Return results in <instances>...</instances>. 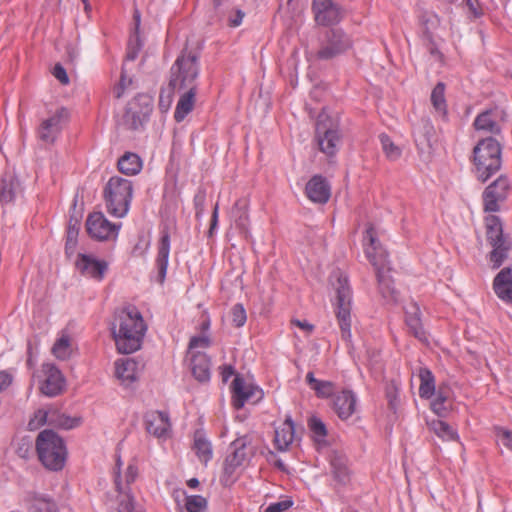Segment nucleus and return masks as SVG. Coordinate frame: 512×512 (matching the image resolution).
Wrapping results in <instances>:
<instances>
[{
  "instance_id": "f257e3e1",
  "label": "nucleus",
  "mask_w": 512,
  "mask_h": 512,
  "mask_svg": "<svg viewBox=\"0 0 512 512\" xmlns=\"http://www.w3.org/2000/svg\"><path fill=\"white\" fill-rule=\"evenodd\" d=\"M111 334L121 354H131L140 349L146 324L135 306L116 309L111 323Z\"/></svg>"
},
{
  "instance_id": "f03ea898",
  "label": "nucleus",
  "mask_w": 512,
  "mask_h": 512,
  "mask_svg": "<svg viewBox=\"0 0 512 512\" xmlns=\"http://www.w3.org/2000/svg\"><path fill=\"white\" fill-rule=\"evenodd\" d=\"M203 43L201 34H191V38H187L186 47L170 69L169 90L198 88L199 51L202 49Z\"/></svg>"
},
{
  "instance_id": "7ed1b4c3",
  "label": "nucleus",
  "mask_w": 512,
  "mask_h": 512,
  "mask_svg": "<svg viewBox=\"0 0 512 512\" xmlns=\"http://www.w3.org/2000/svg\"><path fill=\"white\" fill-rule=\"evenodd\" d=\"M364 240L368 241V244L365 245V255L376 271L379 292L387 301H396L398 292L389 275L391 267L388 261V254L377 239L373 226L370 225L366 229Z\"/></svg>"
},
{
  "instance_id": "20e7f679",
  "label": "nucleus",
  "mask_w": 512,
  "mask_h": 512,
  "mask_svg": "<svg viewBox=\"0 0 512 512\" xmlns=\"http://www.w3.org/2000/svg\"><path fill=\"white\" fill-rule=\"evenodd\" d=\"M475 177L481 183L487 182L502 166V147L493 137L478 141L473 148Z\"/></svg>"
},
{
  "instance_id": "39448f33",
  "label": "nucleus",
  "mask_w": 512,
  "mask_h": 512,
  "mask_svg": "<svg viewBox=\"0 0 512 512\" xmlns=\"http://www.w3.org/2000/svg\"><path fill=\"white\" fill-rule=\"evenodd\" d=\"M36 451L41 463L51 471L62 470L67 457L63 439L53 430L45 429L36 438Z\"/></svg>"
},
{
  "instance_id": "423d86ee",
  "label": "nucleus",
  "mask_w": 512,
  "mask_h": 512,
  "mask_svg": "<svg viewBox=\"0 0 512 512\" xmlns=\"http://www.w3.org/2000/svg\"><path fill=\"white\" fill-rule=\"evenodd\" d=\"M133 196L132 181L114 176L104 188V198L108 212L115 217H124Z\"/></svg>"
},
{
  "instance_id": "0eeeda50",
  "label": "nucleus",
  "mask_w": 512,
  "mask_h": 512,
  "mask_svg": "<svg viewBox=\"0 0 512 512\" xmlns=\"http://www.w3.org/2000/svg\"><path fill=\"white\" fill-rule=\"evenodd\" d=\"M334 277L336 278V283H333L336 291V317L342 338L345 341H350L352 291L345 275L336 273Z\"/></svg>"
},
{
  "instance_id": "6e6552de",
  "label": "nucleus",
  "mask_w": 512,
  "mask_h": 512,
  "mask_svg": "<svg viewBox=\"0 0 512 512\" xmlns=\"http://www.w3.org/2000/svg\"><path fill=\"white\" fill-rule=\"evenodd\" d=\"M315 134L320 151L329 157L334 156L341 141L338 124L322 113L318 116Z\"/></svg>"
},
{
  "instance_id": "1a4fd4ad",
  "label": "nucleus",
  "mask_w": 512,
  "mask_h": 512,
  "mask_svg": "<svg viewBox=\"0 0 512 512\" xmlns=\"http://www.w3.org/2000/svg\"><path fill=\"white\" fill-rule=\"evenodd\" d=\"M511 191V182L506 175H500L482 193L483 210L487 213L500 211V204L506 201Z\"/></svg>"
},
{
  "instance_id": "9d476101",
  "label": "nucleus",
  "mask_w": 512,
  "mask_h": 512,
  "mask_svg": "<svg viewBox=\"0 0 512 512\" xmlns=\"http://www.w3.org/2000/svg\"><path fill=\"white\" fill-rule=\"evenodd\" d=\"M151 112L150 98L138 95L128 103L124 115V123L129 129L138 130L148 121Z\"/></svg>"
},
{
  "instance_id": "9b49d317",
  "label": "nucleus",
  "mask_w": 512,
  "mask_h": 512,
  "mask_svg": "<svg viewBox=\"0 0 512 512\" xmlns=\"http://www.w3.org/2000/svg\"><path fill=\"white\" fill-rule=\"evenodd\" d=\"M46 423L64 429H72L78 426L79 420L71 418L65 414H60L58 410L54 408H50L48 410L38 409L29 420L28 429L34 431Z\"/></svg>"
},
{
  "instance_id": "f8f14e48",
  "label": "nucleus",
  "mask_w": 512,
  "mask_h": 512,
  "mask_svg": "<svg viewBox=\"0 0 512 512\" xmlns=\"http://www.w3.org/2000/svg\"><path fill=\"white\" fill-rule=\"evenodd\" d=\"M138 476V467L135 462L129 463L125 472V484H123L119 472L115 476V487L118 492V512H133L134 498L130 493V485Z\"/></svg>"
},
{
  "instance_id": "ddd939ff",
  "label": "nucleus",
  "mask_w": 512,
  "mask_h": 512,
  "mask_svg": "<svg viewBox=\"0 0 512 512\" xmlns=\"http://www.w3.org/2000/svg\"><path fill=\"white\" fill-rule=\"evenodd\" d=\"M247 445V437L237 438L231 443V453L226 457L224 461L223 476L221 478V481L225 485L234 481L232 476L234 475L235 470L241 466L248 458L249 454L247 452Z\"/></svg>"
},
{
  "instance_id": "4468645a",
  "label": "nucleus",
  "mask_w": 512,
  "mask_h": 512,
  "mask_svg": "<svg viewBox=\"0 0 512 512\" xmlns=\"http://www.w3.org/2000/svg\"><path fill=\"white\" fill-rule=\"evenodd\" d=\"M319 39L320 48L317 57L322 60L332 59L352 46V42L347 34H321Z\"/></svg>"
},
{
  "instance_id": "2eb2a0df",
  "label": "nucleus",
  "mask_w": 512,
  "mask_h": 512,
  "mask_svg": "<svg viewBox=\"0 0 512 512\" xmlns=\"http://www.w3.org/2000/svg\"><path fill=\"white\" fill-rule=\"evenodd\" d=\"M506 121V111L499 106H494L478 114L473 126L476 130L498 135L501 133V124Z\"/></svg>"
},
{
  "instance_id": "dca6fc26",
  "label": "nucleus",
  "mask_w": 512,
  "mask_h": 512,
  "mask_svg": "<svg viewBox=\"0 0 512 512\" xmlns=\"http://www.w3.org/2000/svg\"><path fill=\"white\" fill-rule=\"evenodd\" d=\"M231 388L232 403L236 409L243 408L247 401L256 403L263 398V391L257 386L247 384L239 374L235 375Z\"/></svg>"
},
{
  "instance_id": "f3484780",
  "label": "nucleus",
  "mask_w": 512,
  "mask_h": 512,
  "mask_svg": "<svg viewBox=\"0 0 512 512\" xmlns=\"http://www.w3.org/2000/svg\"><path fill=\"white\" fill-rule=\"evenodd\" d=\"M312 10L316 23L325 27L338 24L343 17L341 7L333 0H313Z\"/></svg>"
},
{
  "instance_id": "a211bd4d",
  "label": "nucleus",
  "mask_w": 512,
  "mask_h": 512,
  "mask_svg": "<svg viewBox=\"0 0 512 512\" xmlns=\"http://www.w3.org/2000/svg\"><path fill=\"white\" fill-rule=\"evenodd\" d=\"M86 230L92 238L104 241L116 236L118 227L108 221L101 212H93L86 220Z\"/></svg>"
},
{
  "instance_id": "6ab92c4d",
  "label": "nucleus",
  "mask_w": 512,
  "mask_h": 512,
  "mask_svg": "<svg viewBox=\"0 0 512 512\" xmlns=\"http://www.w3.org/2000/svg\"><path fill=\"white\" fill-rule=\"evenodd\" d=\"M329 463L331 474L337 485L342 487L349 485L352 478V470L347 455L340 450H331L329 453Z\"/></svg>"
},
{
  "instance_id": "aec40b11",
  "label": "nucleus",
  "mask_w": 512,
  "mask_h": 512,
  "mask_svg": "<svg viewBox=\"0 0 512 512\" xmlns=\"http://www.w3.org/2000/svg\"><path fill=\"white\" fill-rule=\"evenodd\" d=\"M75 266L82 276L101 281L108 269V263L92 255L79 254Z\"/></svg>"
},
{
  "instance_id": "412c9836",
  "label": "nucleus",
  "mask_w": 512,
  "mask_h": 512,
  "mask_svg": "<svg viewBox=\"0 0 512 512\" xmlns=\"http://www.w3.org/2000/svg\"><path fill=\"white\" fill-rule=\"evenodd\" d=\"M67 115V110L60 108L54 115L43 120L37 130L39 140L45 144H53L62 129L61 121Z\"/></svg>"
},
{
  "instance_id": "4be33fe9",
  "label": "nucleus",
  "mask_w": 512,
  "mask_h": 512,
  "mask_svg": "<svg viewBox=\"0 0 512 512\" xmlns=\"http://www.w3.org/2000/svg\"><path fill=\"white\" fill-rule=\"evenodd\" d=\"M46 379L41 385V392L48 397H55L64 390L65 379L61 371L54 364L44 365Z\"/></svg>"
},
{
  "instance_id": "5701e85b",
  "label": "nucleus",
  "mask_w": 512,
  "mask_h": 512,
  "mask_svg": "<svg viewBox=\"0 0 512 512\" xmlns=\"http://www.w3.org/2000/svg\"><path fill=\"white\" fill-rule=\"evenodd\" d=\"M305 193L311 201L324 204L331 195L330 185L323 176L315 175L307 182Z\"/></svg>"
},
{
  "instance_id": "b1692460",
  "label": "nucleus",
  "mask_w": 512,
  "mask_h": 512,
  "mask_svg": "<svg viewBox=\"0 0 512 512\" xmlns=\"http://www.w3.org/2000/svg\"><path fill=\"white\" fill-rule=\"evenodd\" d=\"M144 423L146 431L158 438L164 436L171 426L168 414L162 411L147 412Z\"/></svg>"
},
{
  "instance_id": "393cba45",
  "label": "nucleus",
  "mask_w": 512,
  "mask_h": 512,
  "mask_svg": "<svg viewBox=\"0 0 512 512\" xmlns=\"http://www.w3.org/2000/svg\"><path fill=\"white\" fill-rule=\"evenodd\" d=\"M492 247L489 253V261L493 269L499 268L504 261L508 258L509 252L512 249V240L508 234L495 239V241L488 242Z\"/></svg>"
},
{
  "instance_id": "a878e982",
  "label": "nucleus",
  "mask_w": 512,
  "mask_h": 512,
  "mask_svg": "<svg viewBox=\"0 0 512 512\" xmlns=\"http://www.w3.org/2000/svg\"><path fill=\"white\" fill-rule=\"evenodd\" d=\"M198 88H187L183 90H169V92H178L181 93V96L177 102L175 111H174V119L176 122H182L186 116L193 110L196 94ZM170 97V93H168V98Z\"/></svg>"
},
{
  "instance_id": "bb28decb",
  "label": "nucleus",
  "mask_w": 512,
  "mask_h": 512,
  "mask_svg": "<svg viewBox=\"0 0 512 512\" xmlns=\"http://www.w3.org/2000/svg\"><path fill=\"white\" fill-rule=\"evenodd\" d=\"M333 410L342 420L350 418L356 410V396L351 390H342L333 399Z\"/></svg>"
},
{
  "instance_id": "cd10ccee",
  "label": "nucleus",
  "mask_w": 512,
  "mask_h": 512,
  "mask_svg": "<svg viewBox=\"0 0 512 512\" xmlns=\"http://www.w3.org/2000/svg\"><path fill=\"white\" fill-rule=\"evenodd\" d=\"M493 290L503 302L512 304V269L503 268L493 280Z\"/></svg>"
},
{
  "instance_id": "c85d7f7f",
  "label": "nucleus",
  "mask_w": 512,
  "mask_h": 512,
  "mask_svg": "<svg viewBox=\"0 0 512 512\" xmlns=\"http://www.w3.org/2000/svg\"><path fill=\"white\" fill-rule=\"evenodd\" d=\"M170 253V235L167 229H164L161 232V237L158 243V253L156 257V267L158 271L157 281L160 284L164 283L167 267H168V259Z\"/></svg>"
},
{
  "instance_id": "c756f323",
  "label": "nucleus",
  "mask_w": 512,
  "mask_h": 512,
  "mask_svg": "<svg viewBox=\"0 0 512 512\" xmlns=\"http://www.w3.org/2000/svg\"><path fill=\"white\" fill-rule=\"evenodd\" d=\"M21 192L18 178L9 172L0 176V202L3 204L14 201L16 195Z\"/></svg>"
},
{
  "instance_id": "7c9ffc66",
  "label": "nucleus",
  "mask_w": 512,
  "mask_h": 512,
  "mask_svg": "<svg viewBox=\"0 0 512 512\" xmlns=\"http://www.w3.org/2000/svg\"><path fill=\"white\" fill-rule=\"evenodd\" d=\"M231 214L234 219L235 226L239 230L240 234L245 238H248L250 235V219L248 215L247 201L245 199H239L236 201L232 208Z\"/></svg>"
},
{
  "instance_id": "2f4dec72",
  "label": "nucleus",
  "mask_w": 512,
  "mask_h": 512,
  "mask_svg": "<svg viewBox=\"0 0 512 512\" xmlns=\"http://www.w3.org/2000/svg\"><path fill=\"white\" fill-rule=\"evenodd\" d=\"M295 424L287 415L281 427L275 429L274 443L278 450L285 451L294 440Z\"/></svg>"
},
{
  "instance_id": "473e14b6",
  "label": "nucleus",
  "mask_w": 512,
  "mask_h": 512,
  "mask_svg": "<svg viewBox=\"0 0 512 512\" xmlns=\"http://www.w3.org/2000/svg\"><path fill=\"white\" fill-rule=\"evenodd\" d=\"M190 367L193 376L200 382L210 379V360L205 353L195 352L191 354Z\"/></svg>"
},
{
  "instance_id": "72a5a7b5",
  "label": "nucleus",
  "mask_w": 512,
  "mask_h": 512,
  "mask_svg": "<svg viewBox=\"0 0 512 512\" xmlns=\"http://www.w3.org/2000/svg\"><path fill=\"white\" fill-rule=\"evenodd\" d=\"M405 322L414 337L422 342L427 341L426 332L420 319V309L416 304L411 305L410 309L406 310Z\"/></svg>"
},
{
  "instance_id": "f704fd0d",
  "label": "nucleus",
  "mask_w": 512,
  "mask_h": 512,
  "mask_svg": "<svg viewBox=\"0 0 512 512\" xmlns=\"http://www.w3.org/2000/svg\"><path fill=\"white\" fill-rule=\"evenodd\" d=\"M115 374L123 382L131 383L137 379L138 363L132 358L115 362Z\"/></svg>"
},
{
  "instance_id": "c9c22d12",
  "label": "nucleus",
  "mask_w": 512,
  "mask_h": 512,
  "mask_svg": "<svg viewBox=\"0 0 512 512\" xmlns=\"http://www.w3.org/2000/svg\"><path fill=\"white\" fill-rule=\"evenodd\" d=\"M306 382L319 398H328L334 394L335 384L331 381L318 380L313 372H308Z\"/></svg>"
},
{
  "instance_id": "e433bc0d",
  "label": "nucleus",
  "mask_w": 512,
  "mask_h": 512,
  "mask_svg": "<svg viewBox=\"0 0 512 512\" xmlns=\"http://www.w3.org/2000/svg\"><path fill=\"white\" fill-rule=\"evenodd\" d=\"M117 165L121 173L126 175H136L141 171L142 161L137 154L126 152L120 157Z\"/></svg>"
},
{
  "instance_id": "4c0bfd02",
  "label": "nucleus",
  "mask_w": 512,
  "mask_h": 512,
  "mask_svg": "<svg viewBox=\"0 0 512 512\" xmlns=\"http://www.w3.org/2000/svg\"><path fill=\"white\" fill-rule=\"evenodd\" d=\"M418 376L420 379L419 396L424 399H430L435 394L433 373L426 367H420Z\"/></svg>"
},
{
  "instance_id": "58836bf2",
  "label": "nucleus",
  "mask_w": 512,
  "mask_h": 512,
  "mask_svg": "<svg viewBox=\"0 0 512 512\" xmlns=\"http://www.w3.org/2000/svg\"><path fill=\"white\" fill-rule=\"evenodd\" d=\"M193 448L201 462L206 464L212 459V445L200 431L195 432Z\"/></svg>"
},
{
  "instance_id": "ea45409f",
  "label": "nucleus",
  "mask_w": 512,
  "mask_h": 512,
  "mask_svg": "<svg viewBox=\"0 0 512 512\" xmlns=\"http://www.w3.org/2000/svg\"><path fill=\"white\" fill-rule=\"evenodd\" d=\"M485 235L488 242L495 241V239L504 235L503 224L501 219L496 215H488L484 218Z\"/></svg>"
},
{
  "instance_id": "a19ab883",
  "label": "nucleus",
  "mask_w": 512,
  "mask_h": 512,
  "mask_svg": "<svg viewBox=\"0 0 512 512\" xmlns=\"http://www.w3.org/2000/svg\"><path fill=\"white\" fill-rule=\"evenodd\" d=\"M428 426L430 430L445 441L458 440L457 432L448 423L442 420H432L428 423Z\"/></svg>"
},
{
  "instance_id": "79ce46f5",
  "label": "nucleus",
  "mask_w": 512,
  "mask_h": 512,
  "mask_svg": "<svg viewBox=\"0 0 512 512\" xmlns=\"http://www.w3.org/2000/svg\"><path fill=\"white\" fill-rule=\"evenodd\" d=\"M449 392L447 386H439L436 398L431 402V409L440 417H445L448 414L449 408L446 406V402L449 398Z\"/></svg>"
},
{
  "instance_id": "37998d69",
  "label": "nucleus",
  "mask_w": 512,
  "mask_h": 512,
  "mask_svg": "<svg viewBox=\"0 0 512 512\" xmlns=\"http://www.w3.org/2000/svg\"><path fill=\"white\" fill-rule=\"evenodd\" d=\"M52 354L59 360H67L72 353V347L70 337L67 334H62L59 339L56 340L52 347Z\"/></svg>"
},
{
  "instance_id": "c03bdc74",
  "label": "nucleus",
  "mask_w": 512,
  "mask_h": 512,
  "mask_svg": "<svg viewBox=\"0 0 512 512\" xmlns=\"http://www.w3.org/2000/svg\"><path fill=\"white\" fill-rule=\"evenodd\" d=\"M431 103L436 111L444 115L446 114L447 104L445 99V84L443 82H438L433 88L431 93Z\"/></svg>"
},
{
  "instance_id": "a18cd8bd",
  "label": "nucleus",
  "mask_w": 512,
  "mask_h": 512,
  "mask_svg": "<svg viewBox=\"0 0 512 512\" xmlns=\"http://www.w3.org/2000/svg\"><path fill=\"white\" fill-rule=\"evenodd\" d=\"M31 512H57L53 500L43 495H34L31 500Z\"/></svg>"
},
{
  "instance_id": "49530a36",
  "label": "nucleus",
  "mask_w": 512,
  "mask_h": 512,
  "mask_svg": "<svg viewBox=\"0 0 512 512\" xmlns=\"http://www.w3.org/2000/svg\"><path fill=\"white\" fill-rule=\"evenodd\" d=\"M282 18L286 30L293 32L301 28L303 16L300 9L293 8L291 11L288 9Z\"/></svg>"
},
{
  "instance_id": "de8ad7c7",
  "label": "nucleus",
  "mask_w": 512,
  "mask_h": 512,
  "mask_svg": "<svg viewBox=\"0 0 512 512\" xmlns=\"http://www.w3.org/2000/svg\"><path fill=\"white\" fill-rule=\"evenodd\" d=\"M379 140L382 146V150L389 160L395 161L400 158L402 154L401 148L395 145L387 134H380Z\"/></svg>"
},
{
  "instance_id": "09e8293b",
  "label": "nucleus",
  "mask_w": 512,
  "mask_h": 512,
  "mask_svg": "<svg viewBox=\"0 0 512 512\" xmlns=\"http://www.w3.org/2000/svg\"><path fill=\"white\" fill-rule=\"evenodd\" d=\"M79 221L76 219L74 223L70 220L65 243V252L68 256H71L75 252L77 246V237L79 233Z\"/></svg>"
},
{
  "instance_id": "8fccbe9b",
  "label": "nucleus",
  "mask_w": 512,
  "mask_h": 512,
  "mask_svg": "<svg viewBox=\"0 0 512 512\" xmlns=\"http://www.w3.org/2000/svg\"><path fill=\"white\" fill-rule=\"evenodd\" d=\"M143 46L144 39L141 34H131L127 42L126 61H134Z\"/></svg>"
},
{
  "instance_id": "3c124183",
  "label": "nucleus",
  "mask_w": 512,
  "mask_h": 512,
  "mask_svg": "<svg viewBox=\"0 0 512 512\" xmlns=\"http://www.w3.org/2000/svg\"><path fill=\"white\" fill-rule=\"evenodd\" d=\"M185 509L187 512H206L207 500L201 495L185 496Z\"/></svg>"
},
{
  "instance_id": "603ef678",
  "label": "nucleus",
  "mask_w": 512,
  "mask_h": 512,
  "mask_svg": "<svg viewBox=\"0 0 512 512\" xmlns=\"http://www.w3.org/2000/svg\"><path fill=\"white\" fill-rule=\"evenodd\" d=\"M308 426L317 441H321L327 435V429L324 422L316 416L309 419Z\"/></svg>"
},
{
  "instance_id": "864d4df0",
  "label": "nucleus",
  "mask_w": 512,
  "mask_h": 512,
  "mask_svg": "<svg viewBox=\"0 0 512 512\" xmlns=\"http://www.w3.org/2000/svg\"><path fill=\"white\" fill-rule=\"evenodd\" d=\"M247 320L246 311L242 304L237 303L231 308V321L232 324L239 328L242 327Z\"/></svg>"
},
{
  "instance_id": "5fc2aeb1",
  "label": "nucleus",
  "mask_w": 512,
  "mask_h": 512,
  "mask_svg": "<svg viewBox=\"0 0 512 512\" xmlns=\"http://www.w3.org/2000/svg\"><path fill=\"white\" fill-rule=\"evenodd\" d=\"M420 23L424 28V32H431L436 30L439 25V19L436 14L432 12H424L419 17Z\"/></svg>"
},
{
  "instance_id": "6e6d98bb",
  "label": "nucleus",
  "mask_w": 512,
  "mask_h": 512,
  "mask_svg": "<svg viewBox=\"0 0 512 512\" xmlns=\"http://www.w3.org/2000/svg\"><path fill=\"white\" fill-rule=\"evenodd\" d=\"M205 201H206V194L204 191H199L194 196L193 202H194V207H195V216L197 219L202 217V215L204 214Z\"/></svg>"
},
{
  "instance_id": "4d7b16f0",
  "label": "nucleus",
  "mask_w": 512,
  "mask_h": 512,
  "mask_svg": "<svg viewBox=\"0 0 512 512\" xmlns=\"http://www.w3.org/2000/svg\"><path fill=\"white\" fill-rule=\"evenodd\" d=\"M211 344V340L208 336L202 335V336H193L189 341V351H192L196 348H207ZM191 354L193 352H190Z\"/></svg>"
},
{
  "instance_id": "13d9d810",
  "label": "nucleus",
  "mask_w": 512,
  "mask_h": 512,
  "mask_svg": "<svg viewBox=\"0 0 512 512\" xmlns=\"http://www.w3.org/2000/svg\"><path fill=\"white\" fill-rule=\"evenodd\" d=\"M293 501L291 499H285L279 502L271 503L264 512H283L291 508Z\"/></svg>"
},
{
  "instance_id": "bf43d9fd",
  "label": "nucleus",
  "mask_w": 512,
  "mask_h": 512,
  "mask_svg": "<svg viewBox=\"0 0 512 512\" xmlns=\"http://www.w3.org/2000/svg\"><path fill=\"white\" fill-rule=\"evenodd\" d=\"M131 83H132V79L127 77L126 69H125V66L123 65L119 85L115 89L116 98H120L122 96L125 88L127 86H129Z\"/></svg>"
},
{
  "instance_id": "052dcab7",
  "label": "nucleus",
  "mask_w": 512,
  "mask_h": 512,
  "mask_svg": "<svg viewBox=\"0 0 512 512\" xmlns=\"http://www.w3.org/2000/svg\"><path fill=\"white\" fill-rule=\"evenodd\" d=\"M243 18L244 13L241 10H231L227 17L228 25L232 28L238 27L242 23Z\"/></svg>"
},
{
  "instance_id": "680f3d73",
  "label": "nucleus",
  "mask_w": 512,
  "mask_h": 512,
  "mask_svg": "<svg viewBox=\"0 0 512 512\" xmlns=\"http://www.w3.org/2000/svg\"><path fill=\"white\" fill-rule=\"evenodd\" d=\"M52 74L61 84L66 85L69 83V77L67 75V72L60 63H57L54 66Z\"/></svg>"
},
{
  "instance_id": "e2e57ef3",
  "label": "nucleus",
  "mask_w": 512,
  "mask_h": 512,
  "mask_svg": "<svg viewBox=\"0 0 512 512\" xmlns=\"http://www.w3.org/2000/svg\"><path fill=\"white\" fill-rule=\"evenodd\" d=\"M13 382V376L6 370L0 371V393L7 390Z\"/></svg>"
},
{
  "instance_id": "0e129e2a",
  "label": "nucleus",
  "mask_w": 512,
  "mask_h": 512,
  "mask_svg": "<svg viewBox=\"0 0 512 512\" xmlns=\"http://www.w3.org/2000/svg\"><path fill=\"white\" fill-rule=\"evenodd\" d=\"M498 436L501 437L503 445L512 450V432L509 430L500 429Z\"/></svg>"
},
{
  "instance_id": "69168bd1",
  "label": "nucleus",
  "mask_w": 512,
  "mask_h": 512,
  "mask_svg": "<svg viewBox=\"0 0 512 512\" xmlns=\"http://www.w3.org/2000/svg\"><path fill=\"white\" fill-rule=\"evenodd\" d=\"M65 51H66V54H67V57L69 59V61L73 62L77 59L78 57V49H77V44L76 43H68L66 46H65Z\"/></svg>"
},
{
  "instance_id": "338daca9",
  "label": "nucleus",
  "mask_w": 512,
  "mask_h": 512,
  "mask_svg": "<svg viewBox=\"0 0 512 512\" xmlns=\"http://www.w3.org/2000/svg\"><path fill=\"white\" fill-rule=\"evenodd\" d=\"M291 323L299 328H301L302 330H305L308 334L312 333V331L314 330V325L310 324L309 322L307 321H301V320H298V319H293L291 321Z\"/></svg>"
},
{
  "instance_id": "774afa93",
  "label": "nucleus",
  "mask_w": 512,
  "mask_h": 512,
  "mask_svg": "<svg viewBox=\"0 0 512 512\" xmlns=\"http://www.w3.org/2000/svg\"><path fill=\"white\" fill-rule=\"evenodd\" d=\"M140 25H141V15L140 12L135 9L133 14V19L131 23V32H140Z\"/></svg>"
}]
</instances>
